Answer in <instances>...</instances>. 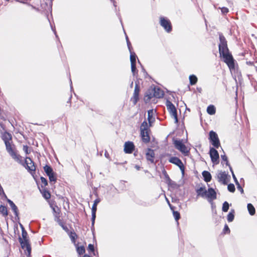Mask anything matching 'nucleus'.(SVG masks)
I'll return each mask as SVG.
<instances>
[{
    "mask_svg": "<svg viewBox=\"0 0 257 257\" xmlns=\"http://www.w3.org/2000/svg\"><path fill=\"white\" fill-rule=\"evenodd\" d=\"M220 9L223 14H226L229 12L228 9L226 7H222Z\"/></svg>",
    "mask_w": 257,
    "mask_h": 257,
    "instance_id": "nucleus-48",
    "label": "nucleus"
},
{
    "mask_svg": "<svg viewBox=\"0 0 257 257\" xmlns=\"http://www.w3.org/2000/svg\"><path fill=\"white\" fill-rule=\"evenodd\" d=\"M227 189L230 192H234L235 191V186L233 184H229L228 185Z\"/></svg>",
    "mask_w": 257,
    "mask_h": 257,
    "instance_id": "nucleus-40",
    "label": "nucleus"
},
{
    "mask_svg": "<svg viewBox=\"0 0 257 257\" xmlns=\"http://www.w3.org/2000/svg\"><path fill=\"white\" fill-rule=\"evenodd\" d=\"M23 150L27 155L30 154L31 153V150L27 145H24L23 147Z\"/></svg>",
    "mask_w": 257,
    "mask_h": 257,
    "instance_id": "nucleus-42",
    "label": "nucleus"
},
{
    "mask_svg": "<svg viewBox=\"0 0 257 257\" xmlns=\"http://www.w3.org/2000/svg\"><path fill=\"white\" fill-rule=\"evenodd\" d=\"M136 168L137 169V170H139L140 169V167L138 166H136Z\"/></svg>",
    "mask_w": 257,
    "mask_h": 257,
    "instance_id": "nucleus-56",
    "label": "nucleus"
},
{
    "mask_svg": "<svg viewBox=\"0 0 257 257\" xmlns=\"http://www.w3.org/2000/svg\"><path fill=\"white\" fill-rule=\"evenodd\" d=\"M166 106L170 114L175 120V123H178V119L177 115V109L175 105L169 100H167L166 102Z\"/></svg>",
    "mask_w": 257,
    "mask_h": 257,
    "instance_id": "nucleus-5",
    "label": "nucleus"
},
{
    "mask_svg": "<svg viewBox=\"0 0 257 257\" xmlns=\"http://www.w3.org/2000/svg\"><path fill=\"white\" fill-rule=\"evenodd\" d=\"M164 175H165V179L166 180L168 184H170L171 183V182L172 181L171 179L169 177V175L167 174L166 171H165L164 172Z\"/></svg>",
    "mask_w": 257,
    "mask_h": 257,
    "instance_id": "nucleus-43",
    "label": "nucleus"
},
{
    "mask_svg": "<svg viewBox=\"0 0 257 257\" xmlns=\"http://www.w3.org/2000/svg\"><path fill=\"white\" fill-rule=\"evenodd\" d=\"M141 136L142 141L147 144L150 142V132L151 130L146 121H144L140 126Z\"/></svg>",
    "mask_w": 257,
    "mask_h": 257,
    "instance_id": "nucleus-3",
    "label": "nucleus"
},
{
    "mask_svg": "<svg viewBox=\"0 0 257 257\" xmlns=\"http://www.w3.org/2000/svg\"><path fill=\"white\" fill-rule=\"evenodd\" d=\"M154 111L153 109H150L148 111V120L149 123V127L151 126L152 123L155 120V118L154 117Z\"/></svg>",
    "mask_w": 257,
    "mask_h": 257,
    "instance_id": "nucleus-21",
    "label": "nucleus"
},
{
    "mask_svg": "<svg viewBox=\"0 0 257 257\" xmlns=\"http://www.w3.org/2000/svg\"><path fill=\"white\" fill-rule=\"evenodd\" d=\"M169 162L175 164L178 166L181 170L183 174L184 173L185 167L182 162V161L178 158L176 157H172L170 158L169 160Z\"/></svg>",
    "mask_w": 257,
    "mask_h": 257,
    "instance_id": "nucleus-12",
    "label": "nucleus"
},
{
    "mask_svg": "<svg viewBox=\"0 0 257 257\" xmlns=\"http://www.w3.org/2000/svg\"><path fill=\"white\" fill-rule=\"evenodd\" d=\"M189 83L191 85H195L198 81V78H197V76L193 74L189 76Z\"/></svg>",
    "mask_w": 257,
    "mask_h": 257,
    "instance_id": "nucleus-27",
    "label": "nucleus"
},
{
    "mask_svg": "<svg viewBox=\"0 0 257 257\" xmlns=\"http://www.w3.org/2000/svg\"><path fill=\"white\" fill-rule=\"evenodd\" d=\"M71 95H69V96H68V99H67V103H68V105L69 106H70V105H71Z\"/></svg>",
    "mask_w": 257,
    "mask_h": 257,
    "instance_id": "nucleus-51",
    "label": "nucleus"
},
{
    "mask_svg": "<svg viewBox=\"0 0 257 257\" xmlns=\"http://www.w3.org/2000/svg\"><path fill=\"white\" fill-rule=\"evenodd\" d=\"M0 213L4 216L7 217L8 215L7 207L4 205L0 206Z\"/></svg>",
    "mask_w": 257,
    "mask_h": 257,
    "instance_id": "nucleus-29",
    "label": "nucleus"
},
{
    "mask_svg": "<svg viewBox=\"0 0 257 257\" xmlns=\"http://www.w3.org/2000/svg\"><path fill=\"white\" fill-rule=\"evenodd\" d=\"M69 235L72 241L75 242L76 238H77V235L76 234V233L73 230L70 232Z\"/></svg>",
    "mask_w": 257,
    "mask_h": 257,
    "instance_id": "nucleus-33",
    "label": "nucleus"
},
{
    "mask_svg": "<svg viewBox=\"0 0 257 257\" xmlns=\"http://www.w3.org/2000/svg\"><path fill=\"white\" fill-rule=\"evenodd\" d=\"M126 40H127V46H128V48L130 52H132V49L131 43L129 41V40H128L127 37L126 38Z\"/></svg>",
    "mask_w": 257,
    "mask_h": 257,
    "instance_id": "nucleus-49",
    "label": "nucleus"
},
{
    "mask_svg": "<svg viewBox=\"0 0 257 257\" xmlns=\"http://www.w3.org/2000/svg\"><path fill=\"white\" fill-rule=\"evenodd\" d=\"M247 207L249 214L251 215H253L255 213V210L254 206L251 203H248Z\"/></svg>",
    "mask_w": 257,
    "mask_h": 257,
    "instance_id": "nucleus-31",
    "label": "nucleus"
},
{
    "mask_svg": "<svg viewBox=\"0 0 257 257\" xmlns=\"http://www.w3.org/2000/svg\"><path fill=\"white\" fill-rule=\"evenodd\" d=\"M111 1H114V0H111Z\"/></svg>",
    "mask_w": 257,
    "mask_h": 257,
    "instance_id": "nucleus-58",
    "label": "nucleus"
},
{
    "mask_svg": "<svg viewBox=\"0 0 257 257\" xmlns=\"http://www.w3.org/2000/svg\"><path fill=\"white\" fill-rule=\"evenodd\" d=\"M25 163L26 164V169L32 174L34 175L36 173V167L35 163L30 157H26Z\"/></svg>",
    "mask_w": 257,
    "mask_h": 257,
    "instance_id": "nucleus-8",
    "label": "nucleus"
},
{
    "mask_svg": "<svg viewBox=\"0 0 257 257\" xmlns=\"http://www.w3.org/2000/svg\"><path fill=\"white\" fill-rule=\"evenodd\" d=\"M146 158L147 160L151 164L155 163V154L154 151L151 149H148L146 153Z\"/></svg>",
    "mask_w": 257,
    "mask_h": 257,
    "instance_id": "nucleus-15",
    "label": "nucleus"
},
{
    "mask_svg": "<svg viewBox=\"0 0 257 257\" xmlns=\"http://www.w3.org/2000/svg\"><path fill=\"white\" fill-rule=\"evenodd\" d=\"M130 60L131 63H136V57L137 56L135 52H131Z\"/></svg>",
    "mask_w": 257,
    "mask_h": 257,
    "instance_id": "nucleus-36",
    "label": "nucleus"
},
{
    "mask_svg": "<svg viewBox=\"0 0 257 257\" xmlns=\"http://www.w3.org/2000/svg\"><path fill=\"white\" fill-rule=\"evenodd\" d=\"M131 70L133 74H135L137 71L136 63L131 64Z\"/></svg>",
    "mask_w": 257,
    "mask_h": 257,
    "instance_id": "nucleus-44",
    "label": "nucleus"
},
{
    "mask_svg": "<svg viewBox=\"0 0 257 257\" xmlns=\"http://www.w3.org/2000/svg\"><path fill=\"white\" fill-rule=\"evenodd\" d=\"M248 64H249V65H252L253 64V62H249L248 63H247Z\"/></svg>",
    "mask_w": 257,
    "mask_h": 257,
    "instance_id": "nucleus-55",
    "label": "nucleus"
},
{
    "mask_svg": "<svg viewBox=\"0 0 257 257\" xmlns=\"http://www.w3.org/2000/svg\"><path fill=\"white\" fill-rule=\"evenodd\" d=\"M40 180H41V188H45L46 186L48 185L47 180L43 177H41Z\"/></svg>",
    "mask_w": 257,
    "mask_h": 257,
    "instance_id": "nucleus-34",
    "label": "nucleus"
},
{
    "mask_svg": "<svg viewBox=\"0 0 257 257\" xmlns=\"http://www.w3.org/2000/svg\"><path fill=\"white\" fill-rule=\"evenodd\" d=\"M219 53L220 58H223V62L226 64L228 68L231 69H235L234 60L229 52L227 46V42L222 34H219Z\"/></svg>",
    "mask_w": 257,
    "mask_h": 257,
    "instance_id": "nucleus-1",
    "label": "nucleus"
},
{
    "mask_svg": "<svg viewBox=\"0 0 257 257\" xmlns=\"http://www.w3.org/2000/svg\"><path fill=\"white\" fill-rule=\"evenodd\" d=\"M234 218V211L230 212L227 215V221L228 222H231L233 220Z\"/></svg>",
    "mask_w": 257,
    "mask_h": 257,
    "instance_id": "nucleus-38",
    "label": "nucleus"
},
{
    "mask_svg": "<svg viewBox=\"0 0 257 257\" xmlns=\"http://www.w3.org/2000/svg\"><path fill=\"white\" fill-rule=\"evenodd\" d=\"M227 175L225 172H220L217 174V179L218 182L226 185L227 184Z\"/></svg>",
    "mask_w": 257,
    "mask_h": 257,
    "instance_id": "nucleus-17",
    "label": "nucleus"
},
{
    "mask_svg": "<svg viewBox=\"0 0 257 257\" xmlns=\"http://www.w3.org/2000/svg\"><path fill=\"white\" fill-rule=\"evenodd\" d=\"M53 210L54 211V219L56 221H57L58 224L61 225V226H63V222L62 220L61 219V210L60 209L56 206V207H53Z\"/></svg>",
    "mask_w": 257,
    "mask_h": 257,
    "instance_id": "nucleus-13",
    "label": "nucleus"
},
{
    "mask_svg": "<svg viewBox=\"0 0 257 257\" xmlns=\"http://www.w3.org/2000/svg\"><path fill=\"white\" fill-rule=\"evenodd\" d=\"M140 92V87L138 84H136L135 89L132 97L131 98V101L132 102L134 105H135L139 100V95Z\"/></svg>",
    "mask_w": 257,
    "mask_h": 257,
    "instance_id": "nucleus-10",
    "label": "nucleus"
},
{
    "mask_svg": "<svg viewBox=\"0 0 257 257\" xmlns=\"http://www.w3.org/2000/svg\"><path fill=\"white\" fill-rule=\"evenodd\" d=\"M209 140L215 148L218 149L220 143L217 134L213 131H211L209 134Z\"/></svg>",
    "mask_w": 257,
    "mask_h": 257,
    "instance_id": "nucleus-7",
    "label": "nucleus"
},
{
    "mask_svg": "<svg viewBox=\"0 0 257 257\" xmlns=\"http://www.w3.org/2000/svg\"><path fill=\"white\" fill-rule=\"evenodd\" d=\"M236 184L237 185V188L238 190H239L242 194H243V192H244L243 189L240 185L237 180H236Z\"/></svg>",
    "mask_w": 257,
    "mask_h": 257,
    "instance_id": "nucleus-47",
    "label": "nucleus"
},
{
    "mask_svg": "<svg viewBox=\"0 0 257 257\" xmlns=\"http://www.w3.org/2000/svg\"><path fill=\"white\" fill-rule=\"evenodd\" d=\"M174 145L177 150L180 151L182 154L185 156H187L189 153L186 146L180 140H176L174 141Z\"/></svg>",
    "mask_w": 257,
    "mask_h": 257,
    "instance_id": "nucleus-9",
    "label": "nucleus"
},
{
    "mask_svg": "<svg viewBox=\"0 0 257 257\" xmlns=\"http://www.w3.org/2000/svg\"><path fill=\"white\" fill-rule=\"evenodd\" d=\"M40 191L45 199L48 200L51 198V193L47 189L42 188Z\"/></svg>",
    "mask_w": 257,
    "mask_h": 257,
    "instance_id": "nucleus-25",
    "label": "nucleus"
},
{
    "mask_svg": "<svg viewBox=\"0 0 257 257\" xmlns=\"http://www.w3.org/2000/svg\"><path fill=\"white\" fill-rule=\"evenodd\" d=\"M63 229H64L65 230H68V228L66 227H65L64 225L62 226Z\"/></svg>",
    "mask_w": 257,
    "mask_h": 257,
    "instance_id": "nucleus-53",
    "label": "nucleus"
},
{
    "mask_svg": "<svg viewBox=\"0 0 257 257\" xmlns=\"http://www.w3.org/2000/svg\"><path fill=\"white\" fill-rule=\"evenodd\" d=\"M208 200L212 201L216 199L217 195L214 189L212 188H209L207 191V193L205 196Z\"/></svg>",
    "mask_w": 257,
    "mask_h": 257,
    "instance_id": "nucleus-16",
    "label": "nucleus"
},
{
    "mask_svg": "<svg viewBox=\"0 0 257 257\" xmlns=\"http://www.w3.org/2000/svg\"><path fill=\"white\" fill-rule=\"evenodd\" d=\"M221 158L222 159L223 161H225L226 162V165L227 166H229V163L228 161L227 157L225 155H221Z\"/></svg>",
    "mask_w": 257,
    "mask_h": 257,
    "instance_id": "nucleus-46",
    "label": "nucleus"
},
{
    "mask_svg": "<svg viewBox=\"0 0 257 257\" xmlns=\"http://www.w3.org/2000/svg\"><path fill=\"white\" fill-rule=\"evenodd\" d=\"M223 231H224V233H225L226 232H230V229L228 226L227 225H225L224 226V229H223Z\"/></svg>",
    "mask_w": 257,
    "mask_h": 257,
    "instance_id": "nucleus-50",
    "label": "nucleus"
},
{
    "mask_svg": "<svg viewBox=\"0 0 257 257\" xmlns=\"http://www.w3.org/2000/svg\"><path fill=\"white\" fill-rule=\"evenodd\" d=\"M88 250L89 253H93L94 254V247L93 244H89L88 246Z\"/></svg>",
    "mask_w": 257,
    "mask_h": 257,
    "instance_id": "nucleus-41",
    "label": "nucleus"
},
{
    "mask_svg": "<svg viewBox=\"0 0 257 257\" xmlns=\"http://www.w3.org/2000/svg\"><path fill=\"white\" fill-rule=\"evenodd\" d=\"M6 150L12 158L19 163H21L22 157L17 153V151L13 142L5 144Z\"/></svg>",
    "mask_w": 257,
    "mask_h": 257,
    "instance_id": "nucleus-4",
    "label": "nucleus"
},
{
    "mask_svg": "<svg viewBox=\"0 0 257 257\" xmlns=\"http://www.w3.org/2000/svg\"><path fill=\"white\" fill-rule=\"evenodd\" d=\"M2 140L4 141L5 144L12 142V136L11 134L7 132H4L2 137Z\"/></svg>",
    "mask_w": 257,
    "mask_h": 257,
    "instance_id": "nucleus-20",
    "label": "nucleus"
},
{
    "mask_svg": "<svg viewBox=\"0 0 257 257\" xmlns=\"http://www.w3.org/2000/svg\"><path fill=\"white\" fill-rule=\"evenodd\" d=\"M209 155L213 163L218 164L219 163V153L214 148H210Z\"/></svg>",
    "mask_w": 257,
    "mask_h": 257,
    "instance_id": "nucleus-11",
    "label": "nucleus"
},
{
    "mask_svg": "<svg viewBox=\"0 0 257 257\" xmlns=\"http://www.w3.org/2000/svg\"><path fill=\"white\" fill-rule=\"evenodd\" d=\"M207 112L209 114L213 115L216 112V109L214 105H210L207 108Z\"/></svg>",
    "mask_w": 257,
    "mask_h": 257,
    "instance_id": "nucleus-30",
    "label": "nucleus"
},
{
    "mask_svg": "<svg viewBox=\"0 0 257 257\" xmlns=\"http://www.w3.org/2000/svg\"><path fill=\"white\" fill-rule=\"evenodd\" d=\"M22 238H19V242L23 249H25L27 251L28 255H30L31 252V247L30 243L29 236L27 232L22 226Z\"/></svg>",
    "mask_w": 257,
    "mask_h": 257,
    "instance_id": "nucleus-2",
    "label": "nucleus"
},
{
    "mask_svg": "<svg viewBox=\"0 0 257 257\" xmlns=\"http://www.w3.org/2000/svg\"><path fill=\"white\" fill-rule=\"evenodd\" d=\"M153 95L155 98H161L164 96V91L159 87H154L152 88Z\"/></svg>",
    "mask_w": 257,
    "mask_h": 257,
    "instance_id": "nucleus-18",
    "label": "nucleus"
},
{
    "mask_svg": "<svg viewBox=\"0 0 257 257\" xmlns=\"http://www.w3.org/2000/svg\"><path fill=\"white\" fill-rule=\"evenodd\" d=\"M232 176H233V179L235 180V182H236V180H237L236 178L235 177V175L233 174H232Z\"/></svg>",
    "mask_w": 257,
    "mask_h": 257,
    "instance_id": "nucleus-52",
    "label": "nucleus"
},
{
    "mask_svg": "<svg viewBox=\"0 0 257 257\" xmlns=\"http://www.w3.org/2000/svg\"><path fill=\"white\" fill-rule=\"evenodd\" d=\"M77 252L80 255L83 254L85 252V249L84 246H80L77 247Z\"/></svg>",
    "mask_w": 257,
    "mask_h": 257,
    "instance_id": "nucleus-37",
    "label": "nucleus"
},
{
    "mask_svg": "<svg viewBox=\"0 0 257 257\" xmlns=\"http://www.w3.org/2000/svg\"><path fill=\"white\" fill-rule=\"evenodd\" d=\"M196 193L198 196L205 197L207 193V190L205 187H201L196 190Z\"/></svg>",
    "mask_w": 257,
    "mask_h": 257,
    "instance_id": "nucleus-24",
    "label": "nucleus"
},
{
    "mask_svg": "<svg viewBox=\"0 0 257 257\" xmlns=\"http://www.w3.org/2000/svg\"><path fill=\"white\" fill-rule=\"evenodd\" d=\"M202 174L206 182H209L211 181L212 178L211 175L208 171H204Z\"/></svg>",
    "mask_w": 257,
    "mask_h": 257,
    "instance_id": "nucleus-26",
    "label": "nucleus"
},
{
    "mask_svg": "<svg viewBox=\"0 0 257 257\" xmlns=\"http://www.w3.org/2000/svg\"><path fill=\"white\" fill-rule=\"evenodd\" d=\"M50 182L51 183L55 184L57 181V176L56 173H53L50 175L48 176Z\"/></svg>",
    "mask_w": 257,
    "mask_h": 257,
    "instance_id": "nucleus-32",
    "label": "nucleus"
},
{
    "mask_svg": "<svg viewBox=\"0 0 257 257\" xmlns=\"http://www.w3.org/2000/svg\"><path fill=\"white\" fill-rule=\"evenodd\" d=\"M153 97H155L153 95L152 88H150L148 89L147 92H146L144 95V99L146 103H148L150 102L151 99Z\"/></svg>",
    "mask_w": 257,
    "mask_h": 257,
    "instance_id": "nucleus-19",
    "label": "nucleus"
},
{
    "mask_svg": "<svg viewBox=\"0 0 257 257\" xmlns=\"http://www.w3.org/2000/svg\"><path fill=\"white\" fill-rule=\"evenodd\" d=\"M96 211H92V225H93L95 222V219L96 218Z\"/></svg>",
    "mask_w": 257,
    "mask_h": 257,
    "instance_id": "nucleus-45",
    "label": "nucleus"
},
{
    "mask_svg": "<svg viewBox=\"0 0 257 257\" xmlns=\"http://www.w3.org/2000/svg\"><path fill=\"white\" fill-rule=\"evenodd\" d=\"M169 205L170 206V208L171 210L173 212V216L176 221H178L180 218V214L179 212L175 211V207L173 206H172L169 202Z\"/></svg>",
    "mask_w": 257,
    "mask_h": 257,
    "instance_id": "nucleus-23",
    "label": "nucleus"
},
{
    "mask_svg": "<svg viewBox=\"0 0 257 257\" xmlns=\"http://www.w3.org/2000/svg\"><path fill=\"white\" fill-rule=\"evenodd\" d=\"M135 149V146L133 142L128 141L124 143V152L126 154H132Z\"/></svg>",
    "mask_w": 257,
    "mask_h": 257,
    "instance_id": "nucleus-14",
    "label": "nucleus"
},
{
    "mask_svg": "<svg viewBox=\"0 0 257 257\" xmlns=\"http://www.w3.org/2000/svg\"><path fill=\"white\" fill-rule=\"evenodd\" d=\"M229 205L228 203L225 201L223 204L222 210L223 212H227L229 209Z\"/></svg>",
    "mask_w": 257,
    "mask_h": 257,
    "instance_id": "nucleus-39",
    "label": "nucleus"
},
{
    "mask_svg": "<svg viewBox=\"0 0 257 257\" xmlns=\"http://www.w3.org/2000/svg\"><path fill=\"white\" fill-rule=\"evenodd\" d=\"M160 24L167 33H171L172 31V25L171 21L166 17H160Z\"/></svg>",
    "mask_w": 257,
    "mask_h": 257,
    "instance_id": "nucleus-6",
    "label": "nucleus"
},
{
    "mask_svg": "<svg viewBox=\"0 0 257 257\" xmlns=\"http://www.w3.org/2000/svg\"><path fill=\"white\" fill-rule=\"evenodd\" d=\"M83 257H91L90 255H88V254H85Z\"/></svg>",
    "mask_w": 257,
    "mask_h": 257,
    "instance_id": "nucleus-54",
    "label": "nucleus"
},
{
    "mask_svg": "<svg viewBox=\"0 0 257 257\" xmlns=\"http://www.w3.org/2000/svg\"><path fill=\"white\" fill-rule=\"evenodd\" d=\"M43 169H44L45 172L46 173V174H47V175L48 176L50 175L51 174H53V173H54L53 169L49 165H46L43 167Z\"/></svg>",
    "mask_w": 257,
    "mask_h": 257,
    "instance_id": "nucleus-28",
    "label": "nucleus"
},
{
    "mask_svg": "<svg viewBox=\"0 0 257 257\" xmlns=\"http://www.w3.org/2000/svg\"><path fill=\"white\" fill-rule=\"evenodd\" d=\"M100 199L99 198H96L94 201V203L92 207V211H96L97 210V205L100 202Z\"/></svg>",
    "mask_w": 257,
    "mask_h": 257,
    "instance_id": "nucleus-35",
    "label": "nucleus"
},
{
    "mask_svg": "<svg viewBox=\"0 0 257 257\" xmlns=\"http://www.w3.org/2000/svg\"><path fill=\"white\" fill-rule=\"evenodd\" d=\"M255 70L257 71V67H255Z\"/></svg>",
    "mask_w": 257,
    "mask_h": 257,
    "instance_id": "nucleus-57",
    "label": "nucleus"
},
{
    "mask_svg": "<svg viewBox=\"0 0 257 257\" xmlns=\"http://www.w3.org/2000/svg\"><path fill=\"white\" fill-rule=\"evenodd\" d=\"M7 201L9 203L10 206H11L13 211L14 212L15 216L18 217L19 216V210L17 206L15 204V203L10 199H8Z\"/></svg>",
    "mask_w": 257,
    "mask_h": 257,
    "instance_id": "nucleus-22",
    "label": "nucleus"
}]
</instances>
